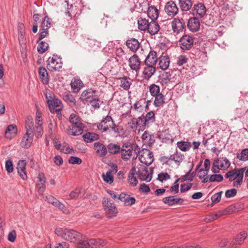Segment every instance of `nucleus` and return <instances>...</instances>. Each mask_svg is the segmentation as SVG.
<instances>
[{"label": "nucleus", "instance_id": "1", "mask_svg": "<svg viewBox=\"0 0 248 248\" xmlns=\"http://www.w3.org/2000/svg\"><path fill=\"white\" fill-rule=\"evenodd\" d=\"M55 232L66 241L78 244V248H98L106 244V241L102 239L86 240L85 236L72 229L57 228Z\"/></svg>", "mask_w": 248, "mask_h": 248}, {"label": "nucleus", "instance_id": "2", "mask_svg": "<svg viewBox=\"0 0 248 248\" xmlns=\"http://www.w3.org/2000/svg\"><path fill=\"white\" fill-rule=\"evenodd\" d=\"M53 95L51 93H49L46 94V102L50 112L52 113H55L57 114L58 118L60 119L62 117L61 111L63 108V105L60 100L53 97Z\"/></svg>", "mask_w": 248, "mask_h": 248}, {"label": "nucleus", "instance_id": "3", "mask_svg": "<svg viewBox=\"0 0 248 248\" xmlns=\"http://www.w3.org/2000/svg\"><path fill=\"white\" fill-rule=\"evenodd\" d=\"M231 165L230 161L224 157L216 158L213 163L211 170L214 173H217L220 170H226Z\"/></svg>", "mask_w": 248, "mask_h": 248}, {"label": "nucleus", "instance_id": "4", "mask_svg": "<svg viewBox=\"0 0 248 248\" xmlns=\"http://www.w3.org/2000/svg\"><path fill=\"white\" fill-rule=\"evenodd\" d=\"M34 136L33 125H29L26 127V132L23 137L20 145L23 148L28 149L31 147Z\"/></svg>", "mask_w": 248, "mask_h": 248}, {"label": "nucleus", "instance_id": "5", "mask_svg": "<svg viewBox=\"0 0 248 248\" xmlns=\"http://www.w3.org/2000/svg\"><path fill=\"white\" fill-rule=\"evenodd\" d=\"M103 204L108 218H112L116 216L118 213L117 208L110 199L104 198Z\"/></svg>", "mask_w": 248, "mask_h": 248}, {"label": "nucleus", "instance_id": "6", "mask_svg": "<svg viewBox=\"0 0 248 248\" xmlns=\"http://www.w3.org/2000/svg\"><path fill=\"white\" fill-rule=\"evenodd\" d=\"M62 60L57 55L49 57L47 61V68L50 71H59L62 68Z\"/></svg>", "mask_w": 248, "mask_h": 248}, {"label": "nucleus", "instance_id": "7", "mask_svg": "<svg viewBox=\"0 0 248 248\" xmlns=\"http://www.w3.org/2000/svg\"><path fill=\"white\" fill-rule=\"evenodd\" d=\"M139 159L141 163L149 166L154 161L153 154L148 149H143L139 152Z\"/></svg>", "mask_w": 248, "mask_h": 248}, {"label": "nucleus", "instance_id": "8", "mask_svg": "<svg viewBox=\"0 0 248 248\" xmlns=\"http://www.w3.org/2000/svg\"><path fill=\"white\" fill-rule=\"evenodd\" d=\"M246 167L240 169H234L228 171L225 175L226 178H228L230 182H232L241 177H244V173Z\"/></svg>", "mask_w": 248, "mask_h": 248}, {"label": "nucleus", "instance_id": "9", "mask_svg": "<svg viewBox=\"0 0 248 248\" xmlns=\"http://www.w3.org/2000/svg\"><path fill=\"white\" fill-rule=\"evenodd\" d=\"M137 174L139 179L143 181L150 182L152 178V173H150L147 167L140 165Z\"/></svg>", "mask_w": 248, "mask_h": 248}, {"label": "nucleus", "instance_id": "10", "mask_svg": "<svg viewBox=\"0 0 248 248\" xmlns=\"http://www.w3.org/2000/svg\"><path fill=\"white\" fill-rule=\"evenodd\" d=\"M194 43L193 38L188 35H183L179 40V45L183 50H189L193 46Z\"/></svg>", "mask_w": 248, "mask_h": 248}, {"label": "nucleus", "instance_id": "11", "mask_svg": "<svg viewBox=\"0 0 248 248\" xmlns=\"http://www.w3.org/2000/svg\"><path fill=\"white\" fill-rule=\"evenodd\" d=\"M178 8L173 1L170 0L166 4L165 11L169 16L174 17L178 14Z\"/></svg>", "mask_w": 248, "mask_h": 248}, {"label": "nucleus", "instance_id": "12", "mask_svg": "<svg viewBox=\"0 0 248 248\" xmlns=\"http://www.w3.org/2000/svg\"><path fill=\"white\" fill-rule=\"evenodd\" d=\"M27 162L25 160H19L17 164V173L23 180H27L28 176L26 171Z\"/></svg>", "mask_w": 248, "mask_h": 248}, {"label": "nucleus", "instance_id": "13", "mask_svg": "<svg viewBox=\"0 0 248 248\" xmlns=\"http://www.w3.org/2000/svg\"><path fill=\"white\" fill-rule=\"evenodd\" d=\"M206 8L204 4L199 3L194 5L193 8V14L197 18H202L205 15Z\"/></svg>", "mask_w": 248, "mask_h": 248}, {"label": "nucleus", "instance_id": "14", "mask_svg": "<svg viewBox=\"0 0 248 248\" xmlns=\"http://www.w3.org/2000/svg\"><path fill=\"white\" fill-rule=\"evenodd\" d=\"M121 157L123 160H128L131 157L132 153V147L129 143L124 144L121 147L120 152Z\"/></svg>", "mask_w": 248, "mask_h": 248}, {"label": "nucleus", "instance_id": "15", "mask_svg": "<svg viewBox=\"0 0 248 248\" xmlns=\"http://www.w3.org/2000/svg\"><path fill=\"white\" fill-rule=\"evenodd\" d=\"M162 201L166 204L172 206L174 205H182L184 200L182 198H177L174 196H170L164 198Z\"/></svg>", "mask_w": 248, "mask_h": 248}, {"label": "nucleus", "instance_id": "16", "mask_svg": "<svg viewBox=\"0 0 248 248\" xmlns=\"http://www.w3.org/2000/svg\"><path fill=\"white\" fill-rule=\"evenodd\" d=\"M129 65L130 68L136 72L140 69V61L139 57L134 54L128 60Z\"/></svg>", "mask_w": 248, "mask_h": 248}, {"label": "nucleus", "instance_id": "17", "mask_svg": "<svg viewBox=\"0 0 248 248\" xmlns=\"http://www.w3.org/2000/svg\"><path fill=\"white\" fill-rule=\"evenodd\" d=\"M171 25L173 32L176 34L182 32L185 27V23H182L178 18H174Z\"/></svg>", "mask_w": 248, "mask_h": 248}, {"label": "nucleus", "instance_id": "18", "mask_svg": "<svg viewBox=\"0 0 248 248\" xmlns=\"http://www.w3.org/2000/svg\"><path fill=\"white\" fill-rule=\"evenodd\" d=\"M95 91L92 89H88L83 91L81 95L80 99L85 101L86 103H90L96 99V95H94Z\"/></svg>", "mask_w": 248, "mask_h": 248}, {"label": "nucleus", "instance_id": "19", "mask_svg": "<svg viewBox=\"0 0 248 248\" xmlns=\"http://www.w3.org/2000/svg\"><path fill=\"white\" fill-rule=\"evenodd\" d=\"M187 27L192 32L198 31L200 27V23L198 18L193 17L189 18L187 22Z\"/></svg>", "mask_w": 248, "mask_h": 248}, {"label": "nucleus", "instance_id": "20", "mask_svg": "<svg viewBox=\"0 0 248 248\" xmlns=\"http://www.w3.org/2000/svg\"><path fill=\"white\" fill-rule=\"evenodd\" d=\"M156 69L155 66L145 64L143 70V78L145 79H149L155 73Z\"/></svg>", "mask_w": 248, "mask_h": 248}, {"label": "nucleus", "instance_id": "21", "mask_svg": "<svg viewBox=\"0 0 248 248\" xmlns=\"http://www.w3.org/2000/svg\"><path fill=\"white\" fill-rule=\"evenodd\" d=\"M82 125H70L67 128V132L69 135L78 136L82 134L84 126Z\"/></svg>", "mask_w": 248, "mask_h": 248}, {"label": "nucleus", "instance_id": "22", "mask_svg": "<svg viewBox=\"0 0 248 248\" xmlns=\"http://www.w3.org/2000/svg\"><path fill=\"white\" fill-rule=\"evenodd\" d=\"M17 132L16 125H8L5 132V136L7 139L11 140L15 137Z\"/></svg>", "mask_w": 248, "mask_h": 248}, {"label": "nucleus", "instance_id": "23", "mask_svg": "<svg viewBox=\"0 0 248 248\" xmlns=\"http://www.w3.org/2000/svg\"><path fill=\"white\" fill-rule=\"evenodd\" d=\"M157 61L156 52L155 51H150L145 60V64H149L155 66Z\"/></svg>", "mask_w": 248, "mask_h": 248}, {"label": "nucleus", "instance_id": "24", "mask_svg": "<svg viewBox=\"0 0 248 248\" xmlns=\"http://www.w3.org/2000/svg\"><path fill=\"white\" fill-rule=\"evenodd\" d=\"M94 147L96 153L99 155L100 156L103 157L107 155V149L102 143L99 142H95L94 144Z\"/></svg>", "mask_w": 248, "mask_h": 248}, {"label": "nucleus", "instance_id": "25", "mask_svg": "<svg viewBox=\"0 0 248 248\" xmlns=\"http://www.w3.org/2000/svg\"><path fill=\"white\" fill-rule=\"evenodd\" d=\"M155 120V113L153 111H151L148 112L146 116L144 117H139L138 118V121L136 122L135 124H140V122L143 123V124H146L147 122H153Z\"/></svg>", "mask_w": 248, "mask_h": 248}, {"label": "nucleus", "instance_id": "26", "mask_svg": "<svg viewBox=\"0 0 248 248\" xmlns=\"http://www.w3.org/2000/svg\"><path fill=\"white\" fill-rule=\"evenodd\" d=\"M170 63V58L168 55H162L159 58V67L162 70L168 68Z\"/></svg>", "mask_w": 248, "mask_h": 248}, {"label": "nucleus", "instance_id": "27", "mask_svg": "<svg viewBox=\"0 0 248 248\" xmlns=\"http://www.w3.org/2000/svg\"><path fill=\"white\" fill-rule=\"evenodd\" d=\"M39 78L44 84H47L49 82V78L47 72L44 67H40L38 69Z\"/></svg>", "mask_w": 248, "mask_h": 248}, {"label": "nucleus", "instance_id": "28", "mask_svg": "<svg viewBox=\"0 0 248 248\" xmlns=\"http://www.w3.org/2000/svg\"><path fill=\"white\" fill-rule=\"evenodd\" d=\"M127 46L133 52H135L139 47L140 44L138 40L135 38H130L126 41Z\"/></svg>", "mask_w": 248, "mask_h": 248}, {"label": "nucleus", "instance_id": "29", "mask_svg": "<svg viewBox=\"0 0 248 248\" xmlns=\"http://www.w3.org/2000/svg\"><path fill=\"white\" fill-rule=\"evenodd\" d=\"M160 30V26L155 21L150 22L147 31L151 35L157 34Z\"/></svg>", "mask_w": 248, "mask_h": 248}, {"label": "nucleus", "instance_id": "30", "mask_svg": "<svg viewBox=\"0 0 248 248\" xmlns=\"http://www.w3.org/2000/svg\"><path fill=\"white\" fill-rule=\"evenodd\" d=\"M39 179V182L37 184L38 191L41 194H42L45 190L46 188V181L44 175L42 173H39L37 177Z\"/></svg>", "mask_w": 248, "mask_h": 248}, {"label": "nucleus", "instance_id": "31", "mask_svg": "<svg viewBox=\"0 0 248 248\" xmlns=\"http://www.w3.org/2000/svg\"><path fill=\"white\" fill-rule=\"evenodd\" d=\"M84 140L88 143L92 142L99 139V136L93 132H87L83 135Z\"/></svg>", "mask_w": 248, "mask_h": 248}, {"label": "nucleus", "instance_id": "32", "mask_svg": "<svg viewBox=\"0 0 248 248\" xmlns=\"http://www.w3.org/2000/svg\"><path fill=\"white\" fill-rule=\"evenodd\" d=\"M137 172L136 169L135 167H133L130 170L128 174V181L130 185L133 186H136L138 184V180L135 176Z\"/></svg>", "mask_w": 248, "mask_h": 248}, {"label": "nucleus", "instance_id": "33", "mask_svg": "<svg viewBox=\"0 0 248 248\" xmlns=\"http://www.w3.org/2000/svg\"><path fill=\"white\" fill-rule=\"evenodd\" d=\"M192 2L191 0H179V6L183 11H188L192 7Z\"/></svg>", "mask_w": 248, "mask_h": 248}, {"label": "nucleus", "instance_id": "34", "mask_svg": "<svg viewBox=\"0 0 248 248\" xmlns=\"http://www.w3.org/2000/svg\"><path fill=\"white\" fill-rule=\"evenodd\" d=\"M147 15L149 17L153 20H155L158 17L159 12L158 9L155 6H150L148 9Z\"/></svg>", "mask_w": 248, "mask_h": 248}, {"label": "nucleus", "instance_id": "35", "mask_svg": "<svg viewBox=\"0 0 248 248\" xmlns=\"http://www.w3.org/2000/svg\"><path fill=\"white\" fill-rule=\"evenodd\" d=\"M169 159L174 161L178 165L184 160V155L181 153L176 151L175 153L169 156Z\"/></svg>", "mask_w": 248, "mask_h": 248}, {"label": "nucleus", "instance_id": "36", "mask_svg": "<svg viewBox=\"0 0 248 248\" xmlns=\"http://www.w3.org/2000/svg\"><path fill=\"white\" fill-rule=\"evenodd\" d=\"M82 82L78 79H74L71 83V88L75 93L78 92L82 87Z\"/></svg>", "mask_w": 248, "mask_h": 248}, {"label": "nucleus", "instance_id": "37", "mask_svg": "<svg viewBox=\"0 0 248 248\" xmlns=\"http://www.w3.org/2000/svg\"><path fill=\"white\" fill-rule=\"evenodd\" d=\"M119 80L120 81V86L124 90H128L130 88L131 85V82L129 78L124 77L120 78Z\"/></svg>", "mask_w": 248, "mask_h": 248}, {"label": "nucleus", "instance_id": "38", "mask_svg": "<svg viewBox=\"0 0 248 248\" xmlns=\"http://www.w3.org/2000/svg\"><path fill=\"white\" fill-rule=\"evenodd\" d=\"M149 23L146 19L140 17L138 21V28L141 31H145L147 30Z\"/></svg>", "mask_w": 248, "mask_h": 248}, {"label": "nucleus", "instance_id": "39", "mask_svg": "<svg viewBox=\"0 0 248 248\" xmlns=\"http://www.w3.org/2000/svg\"><path fill=\"white\" fill-rule=\"evenodd\" d=\"M248 236L246 232L243 231L237 234L235 238L232 241L234 244H241Z\"/></svg>", "mask_w": 248, "mask_h": 248}, {"label": "nucleus", "instance_id": "40", "mask_svg": "<svg viewBox=\"0 0 248 248\" xmlns=\"http://www.w3.org/2000/svg\"><path fill=\"white\" fill-rule=\"evenodd\" d=\"M69 120L71 124H83L81 119L76 113H72L70 115Z\"/></svg>", "mask_w": 248, "mask_h": 248}, {"label": "nucleus", "instance_id": "41", "mask_svg": "<svg viewBox=\"0 0 248 248\" xmlns=\"http://www.w3.org/2000/svg\"><path fill=\"white\" fill-rule=\"evenodd\" d=\"M63 100L67 102L69 105L74 107L76 105V100L75 97L70 93H66L63 95Z\"/></svg>", "mask_w": 248, "mask_h": 248}, {"label": "nucleus", "instance_id": "42", "mask_svg": "<svg viewBox=\"0 0 248 248\" xmlns=\"http://www.w3.org/2000/svg\"><path fill=\"white\" fill-rule=\"evenodd\" d=\"M154 97H155L154 105L155 107H160L165 103V96L162 94L159 93Z\"/></svg>", "mask_w": 248, "mask_h": 248}, {"label": "nucleus", "instance_id": "43", "mask_svg": "<svg viewBox=\"0 0 248 248\" xmlns=\"http://www.w3.org/2000/svg\"><path fill=\"white\" fill-rule=\"evenodd\" d=\"M121 148L119 145L116 144L110 143L108 146V152L111 154H116L119 153Z\"/></svg>", "mask_w": 248, "mask_h": 248}, {"label": "nucleus", "instance_id": "44", "mask_svg": "<svg viewBox=\"0 0 248 248\" xmlns=\"http://www.w3.org/2000/svg\"><path fill=\"white\" fill-rule=\"evenodd\" d=\"M236 157L240 160L246 161L248 160V148L243 149L241 153H238Z\"/></svg>", "mask_w": 248, "mask_h": 248}, {"label": "nucleus", "instance_id": "45", "mask_svg": "<svg viewBox=\"0 0 248 248\" xmlns=\"http://www.w3.org/2000/svg\"><path fill=\"white\" fill-rule=\"evenodd\" d=\"M103 180L107 183L111 184L113 183L114 178L111 171H108L106 174L102 175Z\"/></svg>", "mask_w": 248, "mask_h": 248}, {"label": "nucleus", "instance_id": "46", "mask_svg": "<svg viewBox=\"0 0 248 248\" xmlns=\"http://www.w3.org/2000/svg\"><path fill=\"white\" fill-rule=\"evenodd\" d=\"M223 180V176L220 174H214L210 175L209 180L210 182H220Z\"/></svg>", "mask_w": 248, "mask_h": 248}, {"label": "nucleus", "instance_id": "47", "mask_svg": "<svg viewBox=\"0 0 248 248\" xmlns=\"http://www.w3.org/2000/svg\"><path fill=\"white\" fill-rule=\"evenodd\" d=\"M48 44L45 41H41L37 46V50L39 53L42 54L47 50Z\"/></svg>", "mask_w": 248, "mask_h": 248}, {"label": "nucleus", "instance_id": "48", "mask_svg": "<svg viewBox=\"0 0 248 248\" xmlns=\"http://www.w3.org/2000/svg\"><path fill=\"white\" fill-rule=\"evenodd\" d=\"M111 128L115 133H117L118 136L120 137H124L125 136V130L121 126V125H113V126Z\"/></svg>", "mask_w": 248, "mask_h": 248}, {"label": "nucleus", "instance_id": "49", "mask_svg": "<svg viewBox=\"0 0 248 248\" xmlns=\"http://www.w3.org/2000/svg\"><path fill=\"white\" fill-rule=\"evenodd\" d=\"M149 91L152 96H155L160 93V87L154 84L151 85L149 87Z\"/></svg>", "mask_w": 248, "mask_h": 248}, {"label": "nucleus", "instance_id": "50", "mask_svg": "<svg viewBox=\"0 0 248 248\" xmlns=\"http://www.w3.org/2000/svg\"><path fill=\"white\" fill-rule=\"evenodd\" d=\"M177 147L182 151H187L190 147V145L189 142L183 141L177 142Z\"/></svg>", "mask_w": 248, "mask_h": 248}, {"label": "nucleus", "instance_id": "51", "mask_svg": "<svg viewBox=\"0 0 248 248\" xmlns=\"http://www.w3.org/2000/svg\"><path fill=\"white\" fill-rule=\"evenodd\" d=\"M51 19L49 18L47 16L44 17V20L42 22L41 28L42 30H47L50 28L51 24Z\"/></svg>", "mask_w": 248, "mask_h": 248}, {"label": "nucleus", "instance_id": "52", "mask_svg": "<svg viewBox=\"0 0 248 248\" xmlns=\"http://www.w3.org/2000/svg\"><path fill=\"white\" fill-rule=\"evenodd\" d=\"M42 125H33L34 135L35 134L37 138L42 137L43 132Z\"/></svg>", "mask_w": 248, "mask_h": 248}, {"label": "nucleus", "instance_id": "53", "mask_svg": "<svg viewBox=\"0 0 248 248\" xmlns=\"http://www.w3.org/2000/svg\"><path fill=\"white\" fill-rule=\"evenodd\" d=\"M81 193V190L77 188L75 190L72 191L69 194V197L71 199H79L81 198L80 194Z\"/></svg>", "mask_w": 248, "mask_h": 248}, {"label": "nucleus", "instance_id": "54", "mask_svg": "<svg viewBox=\"0 0 248 248\" xmlns=\"http://www.w3.org/2000/svg\"><path fill=\"white\" fill-rule=\"evenodd\" d=\"M5 167L8 173L12 172L14 170L13 162L10 159L7 160L5 161Z\"/></svg>", "mask_w": 248, "mask_h": 248}, {"label": "nucleus", "instance_id": "55", "mask_svg": "<svg viewBox=\"0 0 248 248\" xmlns=\"http://www.w3.org/2000/svg\"><path fill=\"white\" fill-rule=\"evenodd\" d=\"M222 191H220L214 194L211 198L213 202L217 203L219 202L221 199Z\"/></svg>", "mask_w": 248, "mask_h": 248}, {"label": "nucleus", "instance_id": "56", "mask_svg": "<svg viewBox=\"0 0 248 248\" xmlns=\"http://www.w3.org/2000/svg\"><path fill=\"white\" fill-rule=\"evenodd\" d=\"M188 59L185 55H180L177 58V63L179 66H182L186 63Z\"/></svg>", "mask_w": 248, "mask_h": 248}, {"label": "nucleus", "instance_id": "57", "mask_svg": "<svg viewBox=\"0 0 248 248\" xmlns=\"http://www.w3.org/2000/svg\"><path fill=\"white\" fill-rule=\"evenodd\" d=\"M68 162L72 164H78L79 165L82 162V160L77 156H71L68 159Z\"/></svg>", "mask_w": 248, "mask_h": 248}, {"label": "nucleus", "instance_id": "58", "mask_svg": "<svg viewBox=\"0 0 248 248\" xmlns=\"http://www.w3.org/2000/svg\"><path fill=\"white\" fill-rule=\"evenodd\" d=\"M170 178V175L167 173H160L158 175L157 179L161 182L166 181Z\"/></svg>", "mask_w": 248, "mask_h": 248}, {"label": "nucleus", "instance_id": "59", "mask_svg": "<svg viewBox=\"0 0 248 248\" xmlns=\"http://www.w3.org/2000/svg\"><path fill=\"white\" fill-rule=\"evenodd\" d=\"M237 194V190L235 188L228 189L225 192V196L228 198H232L235 196Z\"/></svg>", "mask_w": 248, "mask_h": 248}, {"label": "nucleus", "instance_id": "60", "mask_svg": "<svg viewBox=\"0 0 248 248\" xmlns=\"http://www.w3.org/2000/svg\"><path fill=\"white\" fill-rule=\"evenodd\" d=\"M192 186V184L189 183L187 185L185 184H181L180 186V192L183 193L189 190Z\"/></svg>", "mask_w": 248, "mask_h": 248}, {"label": "nucleus", "instance_id": "61", "mask_svg": "<svg viewBox=\"0 0 248 248\" xmlns=\"http://www.w3.org/2000/svg\"><path fill=\"white\" fill-rule=\"evenodd\" d=\"M16 237V232L15 230L11 231L8 235V240L11 242H14Z\"/></svg>", "mask_w": 248, "mask_h": 248}, {"label": "nucleus", "instance_id": "62", "mask_svg": "<svg viewBox=\"0 0 248 248\" xmlns=\"http://www.w3.org/2000/svg\"><path fill=\"white\" fill-rule=\"evenodd\" d=\"M125 200H126L124 202V203L126 205H131L135 202V199L133 197H130L129 195Z\"/></svg>", "mask_w": 248, "mask_h": 248}, {"label": "nucleus", "instance_id": "63", "mask_svg": "<svg viewBox=\"0 0 248 248\" xmlns=\"http://www.w3.org/2000/svg\"><path fill=\"white\" fill-rule=\"evenodd\" d=\"M139 190L140 191L146 193H148L150 191V189L149 186L144 183H143L140 185Z\"/></svg>", "mask_w": 248, "mask_h": 248}, {"label": "nucleus", "instance_id": "64", "mask_svg": "<svg viewBox=\"0 0 248 248\" xmlns=\"http://www.w3.org/2000/svg\"><path fill=\"white\" fill-rule=\"evenodd\" d=\"M53 248H69V244L66 242L57 243Z\"/></svg>", "mask_w": 248, "mask_h": 248}]
</instances>
